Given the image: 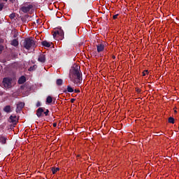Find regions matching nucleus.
Here are the masks:
<instances>
[{"instance_id": "nucleus-1", "label": "nucleus", "mask_w": 179, "mask_h": 179, "mask_svg": "<svg viewBox=\"0 0 179 179\" xmlns=\"http://www.w3.org/2000/svg\"><path fill=\"white\" fill-rule=\"evenodd\" d=\"M80 75L82 73H80V66H76L70 71V76H71V80L74 85H80L82 83V76Z\"/></svg>"}, {"instance_id": "nucleus-2", "label": "nucleus", "mask_w": 179, "mask_h": 179, "mask_svg": "<svg viewBox=\"0 0 179 179\" xmlns=\"http://www.w3.org/2000/svg\"><path fill=\"white\" fill-rule=\"evenodd\" d=\"M24 48L26 50H31V48H36L37 47V44L36 43V41L33 38H27L24 41Z\"/></svg>"}, {"instance_id": "nucleus-3", "label": "nucleus", "mask_w": 179, "mask_h": 179, "mask_svg": "<svg viewBox=\"0 0 179 179\" xmlns=\"http://www.w3.org/2000/svg\"><path fill=\"white\" fill-rule=\"evenodd\" d=\"M64 30H62V29H60L57 31H55L53 34V37L54 38H55L56 40H64Z\"/></svg>"}, {"instance_id": "nucleus-4", "label": "nucleus", "mask_w": 179, "mask_h": 179, "mask_svg": "<svg viewBox=\"0 0 179 179\" xmlns=\"http://www.w3.org/2000/svg\"><path fill=\"white\" fill-rule=\"evenodd\" d=\"M2 83L5 89H10V87H12V78H4Z\"/></svg>"}, {"instance_id": "nucleus-5", "label": "nucleus", "mask_w": 179, "mask_h": 179, "mask_svg": "<svg viewBox=\"0 0 179 179\" xmlns=\"http://www.w3.org/2000/svg\"><path fill=\"white\" fill-rule=\"evenodd\" d=\"M20 89L22 90L21 93H22L24 96H29V93H30V91L31 90L30 87L27 84L21 85Z\"/></svg>"}, {"instance_id": "nucleus-6", "label": "nucleus", "mask_w": 179, "mask_h": 179, "mask_svg": "<svg viewBox=\"0 0 179 179\" xmlns=\"http://www.w3.org/2000/svg\"><path fill=\"white\" fill-rule=\"evenodd\" d=\"M33 9V5H29L28 6H22L20 8V10L24 13H27V12H30V10Z\"/></svg>"}, {"instance_id": "nucleus-7", "label": "nucleus", "mask_w": 179, "mask_h": 179, "mask_svg": "<svg viewBox=\"0 0 179 179\" xmlns=\"http://www.w3.org/2000/svg\"><path fill=\"white\" fill-rule=\"evenodd\" d=\"M44 110H45V108H38L36 110V115L38 118L43 117V113H44Z\"/></svg>"}, {"instance_id": "nucleus-8", "label": "nucleus", "mask_w": 179, "mask_h": 179, "mask_svg": "<svg viewBox=\"0 0 179 179\" xmlns=\"http://www.w3.org/2000/svg\"><path fill=\"white\" fill-rule=\"evenodd\" d=\"M105 46L103 43L96 45L97 52H103L104 51Z\"/></svg>"}, {"instance_id": "nucleus-9", "label": "nucleus", "mask_w": 179, "mask_h": 179, "mask_svg": "<svg viewBox=\"0 0 179 179\" xmlns=\"http://www.w3.org/2000/svg\"><path fill=\"white\" fill-rule=\"evenodd\" d=\"M38 62H41V64H44V62H45V55L44 54L39 55L38 57Z\"/></svg>"}, {"instance_id": "nucleus-10", "label": "nucleus", "mask_w": 179, "mask_h": 179, "mask_svg": "<svg viewBox=\"0 0 179 179\" xmlns=\"http://www.w3.org/2000/svg\"><path fill=\"white\" fill-rule=\"evenodd\" d=\"M23 107H24V103L20 102L17 105L16 113H19V112L22 111V109L23 108Z\"/></svg>"}, {"instance_id": "nucleus-11", "label": "nucleus", "mask_w": 179, "mask_h": 179, "mask_svg": "<svg viewBox=\"0 0 179 179\" xmlns=\"http://www.w3.org/2000/svg\"><path fill=\"white\" fill-rule=\"evenodd\" d=\"M51 44H52V43H50L47 41H43L41 42V45H43V47H47L48 48L51 47Z\"/></svg>"}, {"instance_id": "nucleus-12", "label": "nucleus", "mask_w": 179, "mask_h": 179, "mask_svg": "<svg viewBox=\"0 0 179 179\" xmlns=\"http://www.w3.org/2000/svg\"><path fill=\"white\" fill-rule=\"evenodd\" d=\"M26 82V77L24 76H22L18 80L19 85H23Z\"/></svg>"}, {"instance_id": "nucleus-13", "label": "nucleus", "mask_w": 179, "mask_h": 179, "mask_svg": "<svg viewBox=\"0 0 179 179\" xmlns=\"http://www.w3.org/2000/svg\"><path fill=\"white\" fill-rule=\"evenodd\" d=\"M3 111L5 113H7L8 114L9 113H12V108L10 107V106L8 105V106H6L4 108H3Z\"/></svg>"}, {"instance_id": "nucleus-14", "label": "nucleus", "mask_w": 179, "mask_h": 179, "mask_svg": "<svg viewBox=\"0 0 179 179\" xmlns=\"http://www.w3.org/2000/svg\"><path fill=\"white\" fill-rule=\"evenodd\" d=\"M6 141H8V138L5 136H0V142L2 145L6 144Z\"/></svg>"}, {"instance_id": "nucleus-15", "label": "nucleus", "mask_w": 179, "mask_h": 179, "mask_svg": "<svg viewBox=\"0 0 179 179\" xmlns=\"http://www.w3.org/2000/svg\"><path fill=\"white\" fill-rule=\"evenodd\" d=\"M10 45L13 47H17V45H19V41H17V39H13L11 41Z\"/></svg>"}, {"instance_id": "nucleus-16", "label": "nucleus", "mask_w": 179, "mask_h": 179, "mask_svg": "<svg viewBox=\"0 0 179 179\" xmlns=\"http://www.w3.org/2000/svg\"><path fill=\"white\" fill-rule=\"evenodd\" d=\"M10 120L11 122L13 124V125H16L17 124V121H16V116L10 115Z\"/></svg>"}, {"instance_id": "nucleus-17", "label": "nucleus", "mask_w": 179, "mask_h": 179, "mask_svg": "<svg viewBox=\"0 0 179 179\" xmlns=\"http://www.w3.org/2000/svg\"><path fill=\"white\" fill-rule=\"evenodd\" d=\"M63 83H64V80L61 78H59L56 80L57 86H62Z\"/></svg>"}, {"instance_id": "nucleus-18", "label": "nucleus", "mask_w": 179, "mask_h": 179, "mask_svg": "<svg viewBox=\"0 0 179 179\" xmlns=\"http://www.w3.org/2000/svg\"><path fill=\"white\" fill-rule=\"evenodd\" d=\"M66 92H68L69 93H73L74 90H73V88H72V87H71V85H68L67 90H65L64 93H66Z\"/></svg>"}, {"instance_id": "nucleus-19", "label": "nucleus", "mask_w": 179, "mask_h": 179, "mask_svg": "<svg viewBox=\"0 0 179 179\" xmlns=\"http://www.w3.org/2000/svg\"><path fill=\"white\" fill-rule=\"evenodd\" d=\"M37 69V65H34V66H30V68L28 69V71L29 72H33V71H36Z\"/></svg>"}, {"instance_id": "nucleus-20", "label": "nucleus", "mask_w": 179, "mask_h": 179, "mask_svg": "<svg viewBox=\"0 0 179 179\" xmlns=\"http://www.w3.org/2000/svg\"><path fill=\"white\" fill-rule=\"evenodd\" d=\"M46 103H48V104H51V103H52V97L51 96H48L46 98Z\"/></svg>"}, {"instance_id": "nucleus-21", "label": "nucleus", "mask_w": 179, "mask_h": 179, "mask_svg": "<svg viewBox=\"0 0 179 179\" xmlns=\"http://www.w3.org/2000/svg\"><path fill=\"white\" fill-rule=\"evenodd\" d=\"M51 171L52 172V174H56L57 171H59V168L52 167Z\"/></svg>"}, {"instance_id": "nucleus-22", "label": "nucleus", "mask_w": 179, "mask_h": 179, "mask_svg": "<svg viewBox=\"0 0 179 179\" xmlns=\"http://www.w3.org/2000/svg\"><path fill=\"white\" fill-rule=\"evenodd\" d=\"M15 17H16V13H13L9 15L10 19H15Z\"/></svg>"}, {"instance_id": "nucleus-23", "label": "nucleus", "mask_w": 179, "mask_h": 179, "mask_svg": "<svg viewBox=\"0 0 179 179\" xmlns=\"http://www.w3.org/2000/svg\"><path fill=\"white\" fill-rule=\"evenodd\" d=\"M168 121H169V122L170 124H174V119H173V117H170L169 118Z\"/></svg>"}, {"instance_id": "nucleus-24", "label": "nucleus", "mask_w": 179, "mask_h": 179, "mask_svg": "<svg viewBox=\"0 0 179 179\" xmlns=\"http://www.w3.org/2000/svg\"><path fill=\"white\" fill-rule=\"evenodd\" d=\"M49 113H50V110L48 109H46V111L43 112L45 117L48 116Z\"/></svg>"}, {"instance_id": "nucleus-25", "label": "nucleus", "mask_w": 179, "mask_h": 179, "mask_svg": "<svg viewBox=\"0 0 179 179\" xmlns=\"http://www.w3.org/2000/svg\"><path fill=\"white\" fill-rule=\"evenodd\" d=\"M2 51H3V46L0 43V54H2Z\"/></svg>"}, {"instance_id": "nucleus-26", "label": "nucleus", "mask_w": 179, "mask_h": 179, "mask_svg": "<svg viewBox=\"0 0 179 179\" xmlns=\"http://www.w3.org/2000/svg\"><path fill=\"white\" fill-rule=\"evenodd\" d=\"M3 6H4L3 3H0V12L3 9Z\"/></svg>"}, {"instance_id": "nucleus-27", "label": "nucleus", "mask_w": 179, "mask_h": 179, "mask_svg": "<svg viewBox=\"0 0 179 179\" xmlns=\"http://www.w3.org/2000/svg\"><path fill=\"white\" fill-rule=\"evenodd\" d=\"M136 92H137L138 93H141V92H142V90L136 87Z\"/></svg>"}, {"instance_id": "nucleus-28", "label": "nucleus", "mask_w": 179, "mask_h": 179, "mask_svg": "<svg viewBox=\"0 0 179 179\" xmlns=\"http://www.w3.org/2000/svg\"><path fill=\"white\" fill-rule=\"evenodd\" d=\"M41 106V103L40 101H38L36 103V107H40Z\"/></svg>"}, {"instance_id": "nucleus-29", "label": "nucleus", "mask_w": 179, "mask_h": 179, "mask_svg": "<svg viewBox=\"0 0 179 179\" xmlns=\"http://www.w3.org/2000/svg\"><path fill=\"white\" fill-rule=\"evenodd\" d=\"M118 17V14L113 15V19L115 20Z\"/></svg>"}, {"instance_id": "nucleus-30", "label": "nucleus", "mask_w": 179, "mask_h": 179, "mask_svg": "<svg viewBox=\"0 0 179 179\" xmlns=\"http://www.w3.org/2000/svg\"><path fill=\"white\" fill-rule=\"evenodd\" d=\"M75 93H80V90H75Z\"/></svg>"}, {"instance_id": "nucleus-31", "label": "nucleus", "mask_w": 179, "mask_h": 179, "mask_svg": "<svg viewBox=\"0 0 179 179\" xmlns=\"http://www.w3.org/2000/svg\"><path fill=\"white\" fill-rule=\"evenodd\" d=\"M75 100H76L75 99H71V103H74V102H75Z\"/></svg>"}, {"instance_id": "nucleus-32", "label": "nucleus", "mask_w": 179, "mask_h": 179, "mask_svg": "<svg viewBox=\"0 0 179 179\" xmlns=\"http://www.w3.org/2000/svg\"><path fill=\"white\" fill-rule=\"evenodd\" d=\"M53 127L55 128L57 127V122L53 123Z\"/></svg>"}, {"instance_id": "nucleus-33", "label": "nucleus", "mask_w": 179, "mask_h": 179, "mask_svg": "<svg viewBox=\"0 0 179 179\" xmlns=\"http://www.w3.org/2000/svg\"><path fill=\"white\" fill-rule=\"evenodd\" d=\"M144 71H145V74H146V73H147V74L149 73V71H148V70H145Z\"/></svg>"}, {"instance_id": "nucleus-34", "label": "nucleus", "mask_w": 179, "mask_h": 179, "mask_svg": "<svg viewBox=\"0 0 179 179\" xmlns=\"http://www.w3.org/2000/svg\"><path fill=\"white\" fill-rule=\"evenodd\" d=\"M143 76H146V73L145 71L143 72Z\"/></svg>"}, {"instance_id": "nucleus-35", "label": "nucleus", "mask_w": 179, "mask_h": 179, "mask_svg": "<svg viewBox=\"0 0 179 179\" xmlns=\"http://www.w3.org/2000/svg\"><path fill=\"white\" fill-rule=\"evenodd\" d=\"M113 59H115V56H113Z\"/></svg>"}, {"instance_id": "nucleus-36", "label": "nucleus", "mask_w": 179, "mask_h": 179, "mask_svg": "<svg viewBox=\"0 0 179 179\" xmlns=\"http://www.w3.org/2000/svg\"><path fill=\"white\" fill-rule=\"evenodd\" d=\"M3 1H5V2H8V0H3Z\"/></svg>"}, {"instance_id": "nucleus-37", "label": "nucleus", "mask_w": 179, "mask_h": 179, "mask_svg": "<svg viewBox=\"0 0 179 179\" xmlns=\"http://www.w3.org/2000/svg\"><path fill=\"white\" fill-rule=\"evenodd\" d=\"M14 38H16V35H14Z\"/></svg>"}, {"instance_id": "nucleus-38", "label": "nucleus", "mask_w": 179, "mask_h": 179, "mask_svg": "<svg viewBox=\"0 0 179 179\" xmlns=\"http://www.w3.org/2000/svg\"><path fill=\"white\" fill-rule=\"evenodd\" d=\"M175 113H177V110H175Z\"/></svg>"}, {"instance_id": "nucleus-39", "label": "nucleus", "mask_w": 179, "mask_h": 179, "mask_svg": "<svg viewBox=\"0 0 179 179\" xmlns=\"http://www.w3.org/2000/svg\"><path fill=\"white\" fill-rule=\"evenodd\" d=\"M0 115H1V113H0Z\"/></svg>"}]
</instances>
